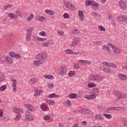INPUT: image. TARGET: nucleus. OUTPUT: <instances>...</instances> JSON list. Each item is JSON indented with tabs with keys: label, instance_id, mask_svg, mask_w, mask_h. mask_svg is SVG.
<instances>
[{
	"label": "nucleus",
	"instance_id": "nucleus-1",
	"mask_svg": "<svg viewBox=\"0 0 127 127\" xmlns=\"http://www.w3.org/2000/svg\"><path fill=\"white\" fill-rule=\"evenodd\" d=\"M89 80L90 82H101V81H103L104 80V77L101 75H97L95 74H91L89 76Z\"/></svg>",
	"mask_w": 127,
	"mask_h": 127
},
{
	"label": "nucleus",
	"instance_id": "nucleus-2",
	"mask_svg": "<svg viewBox=\"0 0 127 127\" xmlns=\"http://www.w3.org/2000/svg\"><path fill=\"white\" fill-rule=\"evenodd\" d=\"M67 75V68H66V65H62L59 69V75L63 76Z\"/></svg>",
	"mask_w": 127,
	"mask_h": 127
},
{
	"label": "nucleus",
	"instance_id": "nucleus-3",
	"mask_svg": "<svg viewBox=\"0 0 127 127\" xmlns=\"http://www.w3.org/2000/svg\"><path fill=\"white\" fill-rule=\"evenodd\" d=\"M64 3L68 9L70 10H75V5H73L72 3H70L69 1H64Z\"/></svg>",
	"mask_w": 127,
	"mask_h": 127
},
{
	"label": "nucleus",
	"instance_id": "nucleus-4",
	"mask_svg": "<svg viewBox=\"0 0 127 127\" xmlns=\"http://www.w3.org/2000/svg\"><path fill=\"white\" fill-rule=\"evenodd\" d=\"M92 5V6H94L95 7H99V6L100 5L98 3L93 1V0H86L85 1V5L86 6H89V5Z\"/></svg>",
	"mask_w": 127,
	"mask_h": 127
},
{
	"label": "nucleus",
	"instance_id": "nucleus-5",
	"mask_svg": "<svg viewBox=\"0 0 127 127\" xmlns=\"http://www.w3.org/2000/svg\"><path fill=\"white\" fill-rule=\"evenodd\" d=\"M48 56L47 53L45 52L43 53L38 54L36 56V59H38L39 60H43V59H45Z\"/></svg>",
	"mask_w": 127,
	"mask_h": 127
},
{
	"label": "nucleus",
	"instance_id": "nucleus-6",
	"mask_svg": "<svg viewBox=\"0 0 127 127\" xmlns=\"http://www.w3.org/2000/svg\"><path fill=\"white\" fill-rule=\"evenodd\" d=\"M78 112L81 115H92L93 114V112L88 109H80Z\"/></svg>",
	"mask_w": 127,
	"mask_h": 127
},
{
	"label": "nucleus",
	"instance_id": "nucleus-7",
	"mask_svg": "<svg viewBox=\"0 0 127 127\" xmlns=\"http://www.w3.org/2000/svg\"><path fill=\"white\" fill-rule=\"evenodd\" d=\"M114 95L115 96H117V98L119 99V100H122V99H125L126 97H127V95L126 94H122L120 92H116L114 93Z\"/></svg>",
	"mask_w": 127,
	"mask_h": 127
},
{
	"label": "nucleus",
	"instance_id": "nucleus-8",
	"mask_svg": "<svg viewBox=\"0 0 127 127\" xmlns=\"http://www.w3.org/2000/svg\"><path fill=\"white\" fill-rule=\"evenodd\" d=\"M26 119L29 121V122H31L33 121V116L31 115V113L28 111H27L25 113Z\"/></svg>",
	"mask_w": 127,
	"mask_h": 127
},
{
	"label": "nucleus",
	"instance_id": "nucleus-9",
	"mask_svg": "<svg viewBox=\"0 0 127 127\" xmlns=\"http://www.w3.org/2000/svg\"><path fill=\"white\" fill-rule=\"evenodd\" d=\"M109 45H110L112 48H113L114 52V53H116V54H119V53L122 51L120 49L117 48L116 46H114L112 44H109Z\"/></svg>",
	"mask_w": 127,
	"mask_h": 127
},
{
	"label": "nucleus",
	"instance_id": "nucleus-10",
	"mask_svg": "<svg viewBox=\"0 0 127 127\" xmlns=\"http://www.w3.org/2000/svg\"><path fill=\"white\" fill-rule=\"evenodd\" d=\"M80 41H81V39H80V38L76 37L75 38L73 39V40L72 42L71 45L72 46H75L77 45V44H78V43H79V42H80Z\"/></svg>",
	"mask_w": 127,
	"mask_h": 127
},
{
	"label": "nucleus",
	"instance_id": "nucleus-11",
	"mask_svg": "<svg viewBox=\"0 0 127 127\" xmlns=\"http://www.w3.org/2000/svg\"><path fill=\"white\" fill-rule=\"evenodd\" d=\"M13 111L14 113H15L16 114H23V110L22 109H20V108H14L13 109Z\"/></svg>",
	"mask_w": 127,
	"mask_h": 127
},
{
	"label": "nucleus",
	"instance_id": "nucleus-12",
	"mask_svg": "<svg viewBox=\"0 0 127 127\" xmlns=\"http://www.w3.org/2000/svg\"><path fill=\"white\" fill-rule=\"evenodd\" d=\"M118 76L119 77L120 80H122V81H127V75L122 73H119L118 74Z\"/></svg>",
	"mask_w": 127,
	"mask_h": 127
},
{
	"label": "nucleus",
	"instance_id": "nucleus-13",
	"mask_svg": "<svg viewBox=\"0 0 127 127\" xmlns=\"http://www.w3.org/2000/svg\"><path fill=\"white\" fill-rule=\"evenodd\" d=\"M41 93H43V90L41 89H36L35 90V97H39L40 96V94Z\"/></svg>",
	"mask_w": 127,
	"mask_h": 127
},
{
	"label": "nucleus",
	"instance_id": "nucleus-14",
	"mask_svg": "<svg viewBox=\"0 0 127 127\" xmlns=\"http://www.w3.org/2000/svg\"><path fill=\"white\" fill-rule=\"evenodd\" d=\"M78 16L80 17V19L81 21L84 20V18H85V16L84 15V13L82 11V10L78 11Z\"/></svg>",
	"mask_w": 127,
	"mask_h": 127
},
{
	"label": "nucleus",
	"instance_id": "nucleus-15",
	"mask_svg": "<svg viewBox=\"0 0 127 127\" xmlns=\"http://www.w3.org/2000/svg\"><path fill=\"white\" fill-rule=\"evenodd\" d=\"M41 64H42V62L40 60H36L33 62V65H34V66H36V67L39 66Z\"/></svg>",
	"mask_w": 127,
	"mask_h": 127
},
{
	"label": "nucleus",
	"instance_id": "nucleus-16",
	"mask_svg": "<svg viewBox=\"0 0 127 127\" xmlns=\"http://www.w3.org/2000/svg\"><path fill=\"white\" fill-rule=\"evenodd\" d=\"M31 34H32V32L30 33L29 32H27L26 36L27 41H30L31 40Z\"/></svg>",
	"mask_w": 127,
	"mask_h": 127
},
{
	"label": "nucleus",
	"instance_id": "nucleus-17",
	"mask_svg": "<svg viewBox=\"0 0 127 127\" xmlns=\"http://www.w3.org/2000/svg\"><path fill=\"white\" fill-rule=\"evenodd\" d=\"M119 6L120 7H121V8H125V7L127 6V4L124 2V0H121L119 1Z\"/></svg>",
	"mask_w": 127,
	"mask_h": 127
},
{
	"label": "nucleus",
	"instance_id": "nucleus-18",
	"mask_svg": "<svg viewBox=\"0 0 127 127\" xmlns=\"http://www.w3.org/2000/svg\"><path fill=\"white\" fill-rule=\"evenodd\" d=\"M65 53L67 54H73V55H78V53L74 52V51L67 49L65 51Z\"/></svg>",
	"mask_w": 127,
	"mask_h": 127
},
{
	"label": "nucleus",
	"instance_id": "nucleus-19",
	"mask_svg": "<svg viewBox=\"0 0 127 127\" xmlns=\"http://www.w3.org/2000/svg\"><path fill=\"white\" fill-rule=\"evenodd\" d=\"M6 62V63H7V64H9V65H11V64L13 63V62L12 61V59H11V58L9 57H7Z\"/></svg>",
	"mask_w": 127,
	"mask_h": 127
},
{
	"label": "nucleus",
	"instance_id": "nucleus-20",
	"mask_svg": "<svg viewBox=\"0 0 127 127\" xmlns=\"http://www.w3.org/2000/svg\"><path fill=\"white\" fill-rule=\"evenodd\" d=\"M95 119L97 120V121H103V120H104V117L101 115H98L95 117Z\"/></svg>",
	"mask_w": 127,
	"mask_h": 127
},
{
	"label": "nucleus",
	"instance_id": "nucleus-21",
	"mask_svg": "<svg viewBox=\"0 0 127 127\" xmlns=\"http://www.w3.org/2000/svg\"><path fill=\"white\" fill-rule=\"evenodd\" d=\"M37 82V79L35 77H33V78L31 79L29 81L30 84L31 85H33V84H35Z\"/></svg>",
	"mask_w": 127,
	"mask_h": 127
},
{
	"label": "nucleus",
	"instance_id": "nucleus-22",
	"mask_svg": "<svg viewBox=\"0 0 127 127\" xmlns=\"http://www.w3.org/2000/svg\"><path fill=\"white\" fill-rule=\"evenodd\" d=\"M45 12L46 13H48V14H50V15H54V11L51 10H49V9H47L45 11Z\"/></svg>",
	"mask_w": 127,
	"mask_h": 127
},
{
	"label": "nucleus",
	"instance_id": "nucleus-23",
	"mask_svg": "<svg viewBox=\"0 0 127 127\" xmlns=\"http://www.w3.org/2000/svg\"><path fill=\"white\" fill-rule=\"evenodd\" d=\"M5 80V76L2 74L0 73V82H3Z\"/></svg>",
	"mask_w": 127,
	"mask_h": 127
},
{
	"label": "nucleus",
	"instance_id": "nucleus-24",
	"mask_svg": "<svg viewBox=\"0 0 127 127\" xmlns=\"http://www.w3.org/2000/svg\"><path fill=\"white\" fill-rule=\"evenodd\" d=\"M71 105V101L68 99L67 100L66 102L64 103V106H65V107H70Z\"/></svg>",
	"mask_w": 127,
	"mask_h": 127
},
{
	"label": "nucleus",
	"instance_id": "nucleus-25",
	"mask_svg": "<svg viewBox=\"0 0 127 127\" xmlns=\"http://www.w3.org/2000/svg\"><path fill=\"white\" fill-rule=\"evenodd\" d=\"M44 77L45 79H50V80H53V79H54V77L51 75H44Z\"/></svg>",
	"mask_w": 127,
	"mask_h": 127
},
{
	"label": "nucleus",
	"instance_id": "nucleus-26",
	"mask_svg": "<svg viewBox=\"0 0 127 127\" xmlns=\"http://www.w3.org/2000/svg\"><path fill=\"white\" fill-rule=\"evenodd\" d=\"M103 116L105 117L106 119H108V120H111L112 119V115L110 114H103Z\"/></svg>",
	"mask_w": 127,
	"mask_h": 127
},
{
	"label": "nucleus",
	"instance_id": "nucleus-27",
	"mask_svg": "<svg viewBox=\"0 0 127 127\" xmlns=\"http://www.w3.org/2000/svg\"><path fill=\"white\" fill-rule=\"evenodd\" d=\"M7 58V56L2 57L0 59V62H5V61H6Z\"/></svg>",
	"mask_w": 127,
	"mask_h": 127
},
{
	"label": "nucleus",
	"instance_id": "nucleus-28",
	"mask_svg": "<svg viewBox=\"0 0 127 127\" xmlns=\"http://www.w3.org/2000/svg\"><path fill=\"white\" fill-rule=\"evenodd\" d=\"M69 97L71 99H76L77 98V94L76 93H71L69 95Z\"/></svg>",
	"mask_w": 127,
	"mask_h": 127
},
{
	"label": "nucleus",
	"instance_id": "nucleus-29",
	"mask_svg": "<svg viewBox=\"0 0 127 127\" xmlns=\"http://www.w3.org/2000/svg\"><path fill=\"white\" fill-rule=\"evenodd\" d=\"M40 108L42 110V111H45L47 110V106L44 104L41 105L40 106Z\"/></svg>",
	"mask_w": 127,
	"mask_h": 127
},
{
	"label": "nucleus",
	"instance_id": "nucleus-30",
	"mask_svg": "<svg viewBox=\"0 0 127 127\" xmlns=\"http://www.w3.org/2000/svg\"><path fill=\"white\" fill-rule=\"evenodd\" d=\"M92 13L93 16H95V17H98V18L101 17V15H99L97 12H93Z\"/></svg>",
	"mask_w": 127,
	"mask_h": 127
},
{
	"label": "nucleus",
	"instance_id": "nucleus-31",
	"mask_svg": "<svg viewBox=\"0 0 127 127\" xmlns=\"http://www.w3.org/2000/svg\"><path fill=\"white\" fill-rule=\"evenodd\" d=\"M7 15L11 19H13V18H14V14L13 13H9L7 14Z\"/></svg>",
	"mask_w": 127,
	"mask_h": 127
},
{
	"label": "nucleus",
	"instance_id": "nucleus-32",
	"mask_svg": "<svg viewBox=\"0 0 127 127\" xmlns=\"http://www.w3.org/2000/svg\"><path fill=\"white\" fill-rule=\"evenodd\" d=\"M6 90V86L5 85H2L0 87V92H3Z\"/></svg>",
	"mask_w": 127,
	"mask_h": 127
},
{
	"label": "nucleus",
	"instance_id": "nucleus-33",
	"mask_svg": "<svg viewBox=\"0 0 127 127\" xmlns=\"http://www.w3.org/2000/svg\"><path fill=\"white\" fill-rule=\"evenodd\" d=\"M47 103L48 105H51V106H53V105H55V102H54V101H52V100H48L47 102Z\"/></svg>",
	"mask_w": 127,
	"mask_h": 127
},
{
	"label": "nucleus",
	"instance_id": "nucleus-34",
	"mask_svg": "<svg viewBox=\"0 0 127 127\" xmlns=\"http://www.w3.org/2000/svg\"><path fill=\"white\" fill-rule=\"evenodd\" d=\"M34 17V15H33V14H31L27 18V21H30V20L33 19Z\"/></svg>",
	"mask_w": 127,
	"mask_h": 127
},
{
	"label": "nucleus",
	"instance_id": "nucleus-35",
	"mask_svg": "<svg viewBox=\"0 0 127 127\" xmlns=\"http://www.w3.org/2000/svg\"><path fill=\"white\" fill-rule=\"evenodd\" d=\"M48 88H49V89H52L54 88V84L53 83H48Z\"/></svg>",
	"mask_w": 127,
	"mask_h": 127
},
{
	"label": "nucleus",
	"instance_id": "nucleus-36",
	"mask_svg": "<svg viewBox=\"0 0 127 127\" xmlns=\"http://www.w3.org/2000/svg\"><path fill=\"white\" fill-rule=\"evenodd\" d=\"M117 19L120 21H124L125 20V18L124 16H119L117 17Z\"/></svg>",
	"mask_w": 127,
	"mask_h": 127
},
{
	"label": "nucleus",
	"instance_id": "nucleus-37",
	"mask_svg": "<svg viewBox=\"0 0 127 127\" xmlns=\"http://www.w3.org/2000/svg\"><path fill=\"white\" fill-rule=\"evenodd\" d=\"M68 74L69 77H73L75 75V71H70Z\"/></svg>",
	"mask_w": 127,
	"mask_h": 127
},
{
	"label": "nucleus",
	"instance_id": "nucleus-38",
	"mask_svg": "<svg viewBox=\"0 0 127 127\" xmlns=\"http://www.w3.org/2000/svg\"><path fill=\"white\" fill-rule=\"evenodd\" d=\"M109 19H110L111 21L112 22V24H113V25H116V23L115 21V20H113V17H110V16H109Z\"/></svg>",
	"mask_w": 127,
	"mask_h": 127
},
{
	"label": "nucleus",
	"instance_id": "nucleus-39",
	"mask_svg": "<svg viewBox=\"0 0 127 127\" xmlns=\"http://www.w3.org/2000/svg\"><path fill=\"white\" fill-rule=\"evenodd\" d=\"M51 117L48 115H46L44 116L43 120L44 121H48V120H50Z\"/></svg>",
	"mask_w": 127,
	"mask_h": 127
},
{
	"label": "nucleus",
	"instance_id": "nucleus-40",
	"mask_svg": "<svg viewBox=\"0 0 127 127\" xmlns=\"http://www.w3.org/2000/svg\"><path fill=\"white\" fill-rule=\"evenodd\" d=\"M15 13L18 16H21V11L20 10L16 11Z\"/></svg>",
	"mask_w": 127,
	"mask_h": 127
},
{
	"label": "nucleus",
	"instance_id": "nucleus-41",
	"mask_svg": "<svg viewBox=\"0 0 127 127\" xmlns=\"http://www.w3.org/2000/svg\"><path fill=\"white\" fill-rule=\"evenodd\" d=\"M98 28L100 30H101V31H106V29H105V27L103 26H99Z\"/></svg>",
	"mask_w": 127,
	"mask_h": 127
},
{
	"label": "nucleus",
	"instance_id": "nucleus-42",
	"mask_svg": "<svg viewBox=\"0 0 127 127\" xmlns=\"http://www.w3.org/2000/svg\"><path fill=\"white\" fill-rule=\"evenodd\" d=\"M63 16L64 18L65 19H68L70 17V16H69V14H68L67 13H64Z\"/></svg>",
	"mask_w": 127,
	"mask_h": 127
},
{
	"label": "nucleus",
	"instance_id": "nucleus-43",
	"mask_svg": "<svg viewBox=\"0 0 127 127\" xmlns=\"http://www.w3.org/2000/svg\"><path fill=\"white\" fill-rule=\"evenodd\" d=\"M9 55L11 57L13 58V57H15V53H13V52H9Z\"/></svg>",
	"mask_w": 127,
	"mask_h": 127
},
{
	"label": "nucleus",
	"instance_id": "nucleus-44",
	"mask_svg": "<svg viewBox=\"0 0 127 127\" xmlns=\"http://www.w3.org/2000/svg\"><path fill=\"white\" fill-rule=\"evenodd\" d=\"M17 83V82H16V79H14L12 81V87H16Z\"/></svg>",
	"mask_w": 127,
	"mask_h": 127
},
{
	"label": "nucleus",
	"instance_id": "nucleus-45",
	"mask_svg": "<svg viewBox=\"0 0 127 127\" xmlns=\"http://www.w3.org/2000/svg\"><path fill=\"white\" fill-rule=\"evenodd\" d=\"M87 87H88V88H93V87H96V84L94 83L89 84H88Z\"/></svg>",
	"mask_w": 127,
	"mask_h": 127
},
{
	"label": "nucleus",
	"instance_id": "nucleus-46",
	"mask_svg": "<svg viewBox=\"0 0 127 127\" xmlns=\"http://www.w3.org/2000/svg\"><path fill=\"white\" fill-rule=\"evenodd\" d=\"M36 39L37 40H39V41H46V38H41L40 37H37Z\"/></svg>",
	"mask_w": 127,
	"mask_h": 127
},
{
	"label": "nucleus",
	"instance_id": "nucleus-47",
	"mask_svg": "<svg viewBox=\"0 0 127 127\" xmlns=\"http://www.w3.org/2000/svg\"><path fill=\"white\" fill-rule=\"evenodd\" d=\"M39 35L41 36H46V32L45 31H42L39 33Z\"/></svg>",
	"mask_w": 127,
	"mask_h": 127
},
{
	"label": "nucleus",
	"instance_id": "nucleus-48",
	"mask_svg": "<svg viewBox=\"0 0 127 127\" xmlns=\"http://www.w3.org/2000/svg\"><path fill=\"white\" fill-rule=\"evenodd\" d=\"M21 114H18L16 118H15L14 120H15V121H18V120H19V119H20V118H21Z\"/></svg>",
	"mask_w": 127,
	"mask_h": 127
},
{
	"label": "nucleus",
	"instance_id": "nucleus-49",
	"mask_svg": "<svg viewBox=\"0 0 127 127\" xmlns=\"http://www.w3.org/2000/svg\"><path fill=\"white\" fill-rule=\"evenodd\" d=\"M57 32L58 34L60 35V36H63L64 34V32H63V31H58Z\"/></svg>",
	"mask_w": 127,
	"mask_h": 127
},
{
	"label": "nucleus",
	"instance_id": "nucleus-50",
	"mask_svg": "<svg viewBox=\"0 0 127 127\" xmlns=\"http://www.w3.org/2000/svg\"><path fill=\"white\" fill-rule=\"evenodd\" d=\"M122 122H123L124 125L125 126H127V119L124 118V119L122 120Z\"/></svg>",
	"mask_w": 127,
	"mask_h": 127
},
{
	"label": "nucleus",
	"instance_id": "nucleus-51",
	"mask_svg": "<svg viewBox=\"0 0 127 127\" xmlns=\"http://www.w3.org/2000/svg\"><path fill=\"white\" fill-rule=\"evenodd\" d=\"M43 45L44 47H49V44L47 41L45 42Z\"/></svg>",
	"mask_w": 127,
	"mask_h": 127
},
{
	"label": "nucleus",
	"instance_id": "nucleus-52",
	"mask_svg": "<svg viewBox=\"0 0 127 127\" xmlns=\"http://www.w3.org/2000/svg\"><path fill=\"white\" fill-rule=\"evenodd\" d=\"M89 96L90 97V99L92 100V99H95V98H96V94L94 92V94L90 95Z\"/></svg>",
	"mask_w": 127,
	"mask_h": 127
},
{
	"label": "nucleus",
	"instance_id": "nucleus-53",
	"mask_svg": "<svg viewBox=\"0 0 127 127\" xmlns=\"http://www.w3.org/2000/svg\"><path fill=\"white\" fill-rule=\"evenodd\" d=\"M115 110V107H109L108 109L107 110V113H109V111H114Z\"/></svg>",
	"mask_w": 127,
	"mask_h": 127
},
{
	"label": "nucleus",
	"instance_id": "nucleus-54",
	"mask_svg": "<svg viewBox=\"0 0 127 127\" xmlns=\"http://www.w3.org/2000/svg\"><path fill=\"white\" fill-rule=\"evenodd\" d=\"M73 33L74 34H78L79 33V30L78 29H75V30H73V31H72Z\"/></svg>",
	"mask_w": 127,
	"mask_h": 127
},
{
	"label": "nucleus",
	"instance_id": "nucleus-55",
	"mask_svg": "<svg viewBox=\"0 0 127 127\" xmlns=\"http://www.w3.org/2000/svg\"><path fill=\"white\" fill-rule=\"evenodd\" d=\"M39 19H41V20H43V21L46 20V19L45 18V17H43V16H38Z\"/></svg>",
	"mask_w": 127,
	"mask_h": 127
},
{
	"label": "nucleus",
	"instance_id": "nucleus-56",
	"mask_svg": "<svg viewBox=\"0 0 127 127\" xmlns=\"http://www.w3.org/2000/svg\"><path fill=\"white\" fill-rule=\"evenodd\" d=\"M47 42L49 45H53V44H54V43H53V40H49L47 41Z\"/></svg>",
	"mask_w": 127,
	"mask_h": 127
},
{
	"label": "nucleus",
	"instance_id": "nucleus-57",
	"mask_svg": "<svg viewBox=\"0 0 127 127\" xmlns=\"http://www.w3.org/2000/svg\"><path fill=\"white\" fill-rule=\"evenodd\" d=\"M34 29V28L33 27H31L30 29L27 30V32H29L30 33H31L32 32V30Z\"/></svg>",
	"mask_w": 127,
	"mask_h": 127
},
{
	"label": "nucleus",
	"instance_id": "nucleus-58",
	"mask_svg": "<svg viewBox=\"0 0 127 127\" xmlns=\"http://www.w3.org/2000/svg\"><path fill=\"white\" fill-rule=\"evenodd\" d=\"M48 97L49 98H54V97H55V93H52L51 94H49L48 95Z\"/></svg>",
	"mask_w": 127,
	"mask_h": 127
},
{
	"label": "nucleus",
	"instance_id": "nucleus-59",
	"mask_svg": "<svg viewBox=\"0 0 127 127\" xmlns=\"http://www.w3.org/2000/svg\"><path fill=\"white\" fill-rule=\"evenodd\" d=\"M121 109H122V108L119 107H114L115 111H121Z\"/></svg>",
	"mask_w": 127,
	"mask_h": 127
},
{
	"label": "nucleus",
	"instance_id": "nucleus-60",
	"mask_svg": "<svg viewBox=\"0 0 127 127\" xmlns=\"http://www.w3.org/2000/svg\"><path fill=\"white\" fill-rule=\"evenodd\" d=\"M61 28H66V24L64 23H62L61 24Z\"/></svg>",
	"mask_w": 127,
	"mask_h": 127
},
{
	"label": "nucleus",
	"instance_id": "nucleus-61",
	"mask_svg": "<svg viewBox=\"0 0 127 127\" xmlns=\"http://www.w3.org/2000/svg\"><path fill=\"white\" fill-rule=\"evenodd\" d=\"M84 60H78L77 61V62L79 63V64H84L85 62H84Z\"/></svg>",
	"mask_w": 127,
	"mask_h": 127
},
{
	"label": "nucleus",
	"instance_id": "nucleus-62",
	"mask_svg": "<svg viewBox=\"0 0 127 127\" xmlns=\"http://www.w3.org/2000/svg\"><path fill=\"white\" fill-rule=\"evenodd\" d=\"M103 71H104V72H106V73H109V71L108 68H103Z\"/></svg>",
	"mask_w": 127,
	"mask_h": 127
},
{
	"label": "nucleus",
	"instance_id": "nucleus-63",
	"mask_svg": "<svg viewBox=\"0 0 127 127\" xmlns=\"http://www.w3.org/2000/svg\"><path fill=\"white\" fill-rule=\"evenodd\" d=\"M73 67H74V68H76V69H79V68L80 67L79 66V64H74V65L73 66Z\"/></svg>",
	"mask_w": 127,
	"mask_h": 127
},
{
	"label": "nucleus",
	"instance_id": "nucleus-64",
	"mask_svg": "<svg viewBox=\"0 0 127 127\" xmlns=\"http://www.w3.org/2000/svg\"><path fill=\"white\" fill-rule=\"evenodd\" d=\"M25 107L27 108V109H28L29 108H31V105H30L29 104H25Z\"/></svg>",
	"mask_w": 127,
	"mask_h": 127
}]
</instances>
